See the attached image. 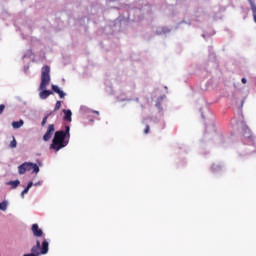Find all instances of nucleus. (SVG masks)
<instances>
[{
    "label": "nucleus",
    "mask_w": 256,
    "mask_h": 256,
    "mask_svg": "<svg viewBox=\"0 0 256 256\" xmlns=\"http://www.w3.org/2000/svg\"><path fill=\"white\" fill-rule=\"evenodd\" d=\"M70 131L71 128L69 126H65V130L56 131L50 145V149H53L57 152L67 147V145H69V140L71 139Z\"/></svg>",
    "instance_id": "f257e3e1"
},
{
    "label": "nucleus",
    "mask_w": 256,
    "mask_h": 256,
    "mask_svg": "<svg viewBox=\"0 0 256 256\" xmlns=\"http://www.w3.org/2000/svg\"><path fill=\"white\" fill-rule=\"evenodd\" d=\"M51 83V67L45 65L41 69V82L39 86L40 99H47L50 95H53V91L47 90V85Z\"/></svg>",
    "instance_id": "f03ea898"
},
{
    "label": "nucleus",
    "mask_w": 256,
    "mask_h": 256,
    "mask_svg": "<svg viewBox=\"0 0 256 256\" xmlns=\"http://www.w3.org/2000/svg\"><path fill=\"white\" fill-rule=\"evenodd\" d=\"M47 253H49V242L45 238L42 244L37 240L36 245L31 248V254L34 256L47 255Z\"/></svg>",
    "instance_id": "7ed1b4c3"
},
{
    "label": "nucleus",
    "mask_w": 256,
    "mask_h": 256,
    "mask_svg": "<svg viewBox=\"0 0 256 256\" xmlns=\"http://www.w3.org/2000/svg\"><path fill=\"white\" fill-rule=\"evenodd\" d=\"M27 171H32V173H38L39 172V166L35 163L31 162H24L22 165L18 167V173L20 175H25Z\"/></svg>",
    "instance_id": "20e7f679"
},
{
    "label": "nucleus",
    "mask_w": 256,
    "mask_h": 256,
    "mask_svg": "<svg viewBox=\"0 0 256 256\" xmlns=\"http://www.w3.org/2000/svg\"><path fill=\"white\" fill-rule=\"evenodd\" d=\"M54 133H55V125L54 124L48 125L47 131L43 136V141H50Z\"/></svg>",
    "instance_id": "39448f33"
},
{
    "label": "nucleus",
    "mask_w": 256,
    "mask_h": 256,
    "mask_svg": "<svg viewBox=\"0 0 256 256\" xmlns=\"http://www.w3.org/2000/svg\"><path fill=\"white\" fill-rule=\"evenodd\" d=\"M31 231L34 237H43V230L39 228V224H33Z\"/></svg>",
    "instance_id": "423d86ee"
},
{
    "label": "nucleus",
    "mask_w": 256,
    "mask_h": 256,
    "mask_svg": "<svg viewBox=\"0 0 256 256\" xmlns=\"http://www.w3.org/2000/svg\"><path fill=\"white\" fill-rule=\"evenodd\" d=\"M52 91H54V93H57V95H59L60 99L65 98V92H63V90H61L59 88V86L52 85Z\"/></svg>",
    "instance_id": "0eeeda50"
},
{
    "label": "nucleus",
    "mask_w": 256,
    "mask_h": 256,
    "mask_svg": "<svg viewBox=\"0 0 256 256\" xmlns=\"http://www.w3.org/2000/svg\"><path fill=\"white\" fill-rule=\"evenodd\" d=\"M63 113H64V121H68L69 123H71V121H72V115H73V113L71 112V110H66V109H64L63 110Z\"/></svg>",
    "instance_id": "6e6552de"
},
{
    "label": "nucleus",
    "mask_w": 256,
    "mask_h": 256,
    "mask_svg": "<svg viewBox=\"0 0 256 256\" xmlns=\"http://www.w3.org/2000/svg\"><path fill=\"white\" fill-rule=\"evenodd\" d=\"M248 2L251 6L252 15H253L254 21L256 23V5H255V2L253 0H248Z\"/></svg>",
    "instance_id": "1a4fd4ad"
},
{
    "label": "nucleus",
    "mask_w": 256,
    "mask_h": 256,
    "mask_svg": "<svg viewBox=\"0 0 256 256\" xmlns=\"http://www.w3.org/2000/svg\"><path fill=\"white\" fill-rule=\"evenodd\" d=\"M20 184H21V182L19 180L9 181L6 183V185L11 186V189H17V187H19Z\"/></svg>",
    "instance_id": "9d476101"
},
{
    "label": "nucleus",
    "mask_w": 256,
    "mask_h": 256,
    "mask_svg": "<svg viewBox=\"0 0 256 256\" xmlns=\"http://www.w3.org/2000/svg\"><path fill=\"white\" fill-rule=\"evenodd\" d=\"M33 187V182H29L27 187L22 191L21 193V197H25V195H27V193H29V190Z\"/></svg>",
    "instance_id": "9b49d317"
},
{
    "label": "nucleus",
    "mask_w": 256,
    "mask_h": 256,
    "mask_svg": "<svg viewBox=\"0 0 256 256\" xmlns=\"http://www.w3.org/2000/svg\"><path fill=\"white\" fill-rule=\"evenodd\" d=\"M23 120L20 121H14L12 122L13 129H20V127H23Z\"/></svg>",
    "instance_id": "f8f14e48"
},
{
    "label": "nucleus",
    "mask_w": 256,
    "mask_h": 256,
    "mask_svg": "<svg viewBox=\"0 0 256 256\" xmlns=\"http://www.w3.org/2000/svg\"><path fill=\"white\" fill-rule=\"evenodd\" d=\"M9 147L11 149H15V147H17V140L15 139V136L12 137V141L10 142Z\"/></svg>",
    "instance_id": "ddd939ff"
},
{
    "label": "nucleus",
    "mask_w": 256,
    "mask_h": 256,
    "mask_svg": "<svg viewBox=\"0 0 256 256\" xmlns=\"http://www.w3.org/2000/svg\"><path fill=\"white\" fill-rule=\"evenodd\" d=\"M7 201H3L2 203H0V211H7Z\"/></svg>",
    "instance_id": "4468645a"
},
{
    "label": "nucleus",
    "mask_w": 256,
    "mask_h": 256,
    "mask_svg": "<svg viewBox=\"0 0 256 256\" xmlns=\"http://www.w3.org/2000/svg\"><path fill=\"white\" fill-rule=\"evenodd\" d=\"M59 109H61V101H57L55 104V108H54V112L55 111H59Z\"/></svg>",
    "instance_id": "2eb2a0df"
},
{
    "label": "nucleus",
    "mask_w": 256,
    "mask_h": 256,
    "mask_svg": "<svg viewBox=\"0 0 256 256\" xmlns=\"http://www.w3.org/2000/svg\"><path fill=\"white\" fill-rule=\"evenodd\" d=\"M47 119H49V114L43 118L42 127H45V125H47Z\"/></svg>",
    "instance_id": "dca6fc26"
},
{
    "label": "nucleus",
    "mask_w": 256,
    "mask_h": 256,
    "mask_svg": "<svg viewBox=\"0 0 256 256\" xmlns=\"http://www.w3.org/2000/svg\"><path fill=\"white\" fill-rule=\"evenodd\" d=\"M150 129H151V128H150L149 125L147 124L146 127H145V129H144L145 135H147V134L149 133Z\"/></svg>",
    "instance_id": "f3484780"
},
{
    "label": "nucleus",
    "mask_w": 256,
    "mask_h": 256,
    "mask_svg": "<svg viewBox=\"0 0 256 256\" xmlns=\"http://www.w3.org/2000/svg\"><path fill=\"white\" fill-rule=\"evenodd\" d=\"M3 111H5V105L1 104L0 105V115L3 113Z\"/></svg>",
    "instance_id": "a211bd4d"
},
{
    "label": "nucleus",
    "mask_w": 256,
    "mask_h": 256,
    "mask_svg": "<svg viewBox=\"0 0 256 256\" xmlns=\"http://www.w3.org/2000/svg\"><path fill=\"white\" fill-rule=\"evenodd\" d=\"M242 83L245 85V83H247V79L246 78H242L241 79Z\"/></svg>",
    "instance_id": "6ab92c4d"
},
{
    "label": "nucleus",
    "mask_w": 256,
    "mask_h": 256,
    "mask_svg": "<svg viewBox=\"0 0 256 256\" xmlns=\"http://www.w3.org/2000/svg\"><path fill=\"white\" fill-rule=\"evenodd\" d=\"M24 256H35L34 254H25Z\"/></svg>",
    "instance_id": "aec40b11"
},
{
    "label": "nucleus",
    "mask_w": 256,
    "mask_h": 256,
    "mask_svg": "<svg viewBox=\"0 0 256 256\" xmlns=\"http://www.w3.org/2000/svg\"><path fill=\"white\" fill-rule=\"evenodd\" d=\"M94 113H96V115H99V111H94Z\"/></svg>",
    "instance_id": "412c9836"
}]
</instances>
